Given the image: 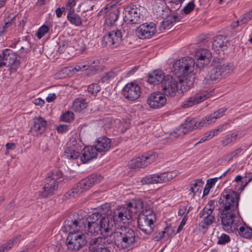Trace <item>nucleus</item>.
I'll return each mask as SVG.
<instances>
[{
    "mask_svg": "<svg viewBox=\"0 0 252 252\" xmlns=\"http://www.w3.org/2000/svg\"><path fill=\"white\" fill-rule=\"evenodd\" d=\"M49 27L43 25L40 27L36 33V35L39 39L41 38L43 36L48 33L49 31Z\"/></svg>",
    "mask_w": 252,
    "mask_h": 252,
    "instance_id": "603ef678",
    "label": "nucleus"
},
{
    "mask_svg": "<svg viewBox=\"0 0 252 252\" xmlns=\"http://www.w3.org/2000/svg\"><path fill=\"white\" fill-rule=\"evenodd\" d=\"M219 178L216 177L214 178L209 179L207 181V184L206 185V187H208L209 189H210L212 188L213 186H214L218 180Z\"/></svg>",
    "mask_w": 252,
    "mask_h": 252,
    "instance_id": "680f3d73",
    "label": "nucleus"
},
{
    "mask_svg": "<svg viewBox=\"0 0 252 252\" xmlns=\"http://www.w3.org/2000/svg\"><path fill=\"white\" fill-rule=\"evenodd\" d=\"M13 18L14 17H8L7 19L5 20L4 23L0 26V36H2L6 29L11 25Z\"/></svg>",
    "mask_w": 252,
    "mask_h": 252,
    "instance_id": "79ce46f5",
    "label": "nucleus"
},
{
    "mask_svg": "<svg viewBox=\"0 0 252 252\" xmlns=\"http://www.w3.org/2000/svg\"><path fill=\"white\" fill-rule=\"evenodd\" d=\"M166 101L164 94L158 92L153 93L149 96L147 103L150 107L158 109L164 106Z\"/></svg>",
    "mask_w": 252,
    "mask_h": 252,
    "instance_id": "a211bd4d",
    "label": "nucleus"
},
{
    "mask_svg": "<svg viewBox=\"0 0 252 252\" xmlns=\"http://www.w3.org/2000/svg\"><path fill=\"white\" fill-rule=\"evenodd\" d=\"M156 6L157 4L155 6L154 11L155 13H157V16H162L163 18L165 17L164 20L161 22L159 27V30L161 32H163L165 30L170 29L175 23L180 21L182 18L181 15L178 14H171L168 15H165L164 12L165 10L167 11L169 8L164 5L160 6L159 5H157L158 6V9H157Z\"/></svg>",
    "mask_w": 252,
    "mask_h": 252,
    "instance_id": "423d86ee",
    "label": "nucleus"
},
{
    "mask_svg": "<svg viewBox=\"0 0 252 252\" xmlns=\"http://www.w3.org/2000/svg\"><path fill=\"white\" fill-rule=\"evenodd\" d=\"M213 213L201 211L199 215L203 219L199 223V226L203 229L207 228L208 226L211 225L215 221V216L212 214Z\"/></svg>",
    "mask_w": 252,
    "mask_h": 252,
    "instance_id": "a878e982",
    "label": "nucleus"
},
{
    "mask_svg": "<svg viewBox=\"0 0 252 252\" xmlns=\"http://www.w3.org/2000/svg\"><path fill=\"white\" fill-rule=\"evenodd\" d=\"M62 181V173L60 171L49 172L45 179V185L39 191L41 197L46 198L53 195L58 189L59 183Z\"/></svg>",
    "mask_w": 252,
    "mask_h": 252,
    "instance_id": "20e7f679",
    "label": "nucleus"
},
{
    "mask_svg": "<svg viewBox=\"0 0 252 252\" xmlns=\"http://www.w3.org/2000/svg\"><path fill=\"white\" fill-rule=\"evenodd\" d=\"M71 71V69L69 68H64L60 70L57 74L58 76H60V78H66L68 74V72Z\"/></svg>",
    "mask_w": 252,
    "mask_h": 252,
    "instance_id": "052dcab7",
    "label": "nucleus"
},
{
    "mask_svg": "<svg viewBox=\"0 0 252 252\" xmlns=\"http://www.w3.org/2000/svg\"><path fill=\"white\" fill-rule=\"evenodd\" d=\"M203 184L201 179L194 180L190 183V190L194 193H201V188Z\"/></svg>",
    "mask_w": 252,
    "mask_h": 252,
    "instance_id": "e433bc0d",
    "label": "nucleus"
},
{
    "mask_svg": "<svg viewBox=\"0 0 252 252\" xmlns=\"http://www.w3.org/2000/svg\"><path fill=\"white\" fill-rule=\"evenodd\" d=\"M158 158V155L155 152H150L145 155L138 157L130 161V166L131 168L145 167Z\"/></svg>",
    "mask_w": 252,
    "mask_h": 252,
    "instance_id": "f8f14e48",
    "label": "nucleus"
},
{
    "mask_svg": "<svg viewBox=\"0 0 252 252\" xmlns=\"http://www.w3.org/2000/svg\"><path fill=\"white\" fill-rule=\"evenodd\" d=\"M83 220L71 218L64 221V227L69 232L66 238V245L69 250L74 251L79 250L87 243L85 235L83 233Z\"/></svg>",
    "mask_w": 252,
    "mask_h": 252,
    "instance_id": "7ed1b4c3",
    "label": "nucleus"
},
{
    "mask_svg": "<svg viewBox=\"0 0 252 252\" xmlns=\"http://www.w3.org/2000/svg\"><path fill=\"white\" fill-rule=\"evenodd\" d=\"M6 148L7 151L5 152V154L7 155L8 153L9 150H14L16 148V144L14 143H7L6 144Z\"/></svg>",
    "mask_w": 252,
    "mask_h": 252,
    "instance_id": "774afa93",
    "label": "nucleus"
},
{
    "mask_svg": "<svg viewBox=\"0 0 252 252\" xmlns=\"http://www.w3.org/2000/svg\"><path fill=\"white\" fill-rule=\"evenodd\" d=\"M233 141L231 139V136L229 135H227L225 138L221 141V145L223 147H225L231 143Z\"/></svg>",
    "mask_w": 252,
    "mask_h": 252,
    "instance_id": "0e129e2a",
    "label": "nucleus"
},
{
    "mask_svg": "<svg viewBox=\"0 0 252 252\" xmlns=\"http://www.w3.org/2000/svg\"><path fill=\"white\" fill-rule=\"evenodd\" d=\"M240 194L228 189L223 191L219 200V211L222 228L229 233L238 229L241 224L238 206Z\"/></svg>",
    "mask_w": 252,
    "mask_h": 252,
    "instance_id": "f03ea898",
    "label": "nucleus"
},
{
    "mask_svg": "<svg viewBox=\"0 0 252 252\" xmlns=\"http://www.w3.org/2000/svg\"><path fill=\"white\" fill-rule=\"evenodd\" d=\"M99 64V62L98 60L93 61L90 60L88 61L87 64L86 65H87L88 69L89 68H92L90 71L91 72V73L95 74L98 70V69L96 68V67L98 66Z\"/></svg>",
    "mask_w": 252,
    "mask_h": 252,
    "instance_id": "a19ab883",
    "label": "nucleus"
},
{
    "mask_svg": "<svg viewBox=\"0 0 252 252\" xmlns=\"http://www.w3.org/2000/svg\"><path fill=\"white\" fill-rule=\"evenodd\" d=\"M67 18L71 24L76 27H80L82 26V20L81 17L74 11H70L68 13Z\"/></svg>",
    "mask_w": 252,
    "mask_h": 252,
    "instance_id": "7c9ffc66",
    "label": "nucleus"
},
{
    "mask_svg": "<svg viewBox=\"0 0 252 252\" xmlns=\"http://www.w3.org/2000/svg\"><path fill=\"white\" fill-rule=\"evenodd\" d=\"M47 121L41 116L35 117L32 119V124L30 131L36 136H40L46 129Z\"/></svg>",
    "mask_w": 252,
    "mask_h": 252,
    "instance_id": "aec40b11",
    "label": "nucleus"
},
{
    "mask_svg": "<svg viewBox=\"0 0 252 252\" xmlns=\"http://www.w3.org/2000/svg\"><path fill=\"white\" fill-rule=\"evenodd\" d=\"M20 236H19L14 239L10 240L7 242L6 244L2 245L0 248V252H4L5 251H7L11 248L13 246L14 242H15Z\"/></svg>",
    "mask_w": 252,
    "mask_h": 252,
    "instance_id": "8fccbe9b",
    "label": "nucleus"
},
{
    "mask_svg": "<svg viewBox=\"0 0 252 252\" xmlns=\"http://www.w3.org/2000/svg\"><path fill=\"white\" fill-rule=\"evenodd\" d=\"M233 183H235V185H234V189H235L234 191H236L237 193H238L237 191H242L247 186L245 185V181L241 175H237ZM230 190L234 191L231 189Z\"/></svg>",
    "mask_w": 252,
    "mask_h": 252,
    "instance_id": "72a5a7b5",
    "label": "nucleus"
},
{
    "mask_svg": "<svg viewBox=\"0 0 252 252\" xmlns=\"http://www.w3.org/2000/svg\"><path fill=\"white\" fill-rule=\"evenodd\" d=\"M214 123L210 115L203 118L199 122L197 123L198 128H200L203 126H206Z\"/></svg>",
    "mask_w": 252,
    "mask_h": 252,
    "instance_id": "c03bdc74",
    "label": "nucleus"
},
{
    "mask_svg": "<svg viewBox=\"0 0 252 252\" xmlns=\"http://www.w3.org/2000/svg\"><path fill=\"white\" fill-rule=\"evenodd\" d=\"M120 15V11L118 9H114L111 11L106 19L107 24L113 26L118 20Z\"/></svg>",
    "mask_w": 252,
    "mask_h": 252,
    "instance_id": "c756f323",
    "label": "nucleus"
},
{
    "mask_svg": "<svg viewBox=\"0 0 252 252\" xmlns=\"http://www.w3.org/2000/svg\"><path fill=\"white\" fill-rule=\"evenodd\" d=\"M243 150V149L241 148H238L234 151L227 154L225 156V158L228 160H232L233 158H237L242 152Z\"/></svg>",
    "mask_w": 252,
    "mask_h": 252,
    "instance_id": "49530a36",
    "label": "nucleus"
},
{
    "mask_svg": "<svg viewBox=\"0 0 252 252\" xmlns=\"http://www.w3.org/2000/svg\"><path fill=\"white\" fill-rule=\"evenodd\" d=\"M227 110L226 107H222L219 109L218 110L214 112L213 113L210 114L211 117L212 118L214 123L216 120L223 116Z\"/></svg>",
    "mask_w": 252,
    "mask_h": 252,
    "instance_id": "58836bf2",
    "label": "nucleus"
},
{
    "mask_svg": "<svg viewBox=\"0 0 252 252\" xmlns=\"http://www.w3.org/2000/svg\"><path fill=\"white\" fill-rule=\"evenodd\" d=\"M106 221L104 220L103 226L102 225H98L96 224L87 222L85 224L84 230L85 233L91 236H95L98 235H102L103 237H108L110 234L113 235V228H109L108 226L106 227Z\"/></svg>",
    "mask_w": 252,
    "mask_h": 252,
    "instance_id": "1a4fd4ad",
    "label": "nucleus"
},
{
    "mask_svg": "<svg viewBox=\"0 0 252 252\" xmlns=\"http://www.w3.org/2000/svg\"><path fill=\"white\" fill-rule=\"evenodd\" d=\"M198 122L196 121V119L188 118L184 124L182 125L184 126L183 128L188 130V132L192 130L198 128L197 127Z\"/></svg>",
    "mask_w": 252,
    "mask_h": 252,
    "instance_id": "473e14b6",
    "label": "nucleus"
},
{
    "mask_svg": "<svg viewBox=\"0 0 252 252\" xmlns=\"http://www.w3.org/2000/svg\"><path fill=\"white\" fill-rule=\"evenodd\" d=\"M143 207L142 200L138 199L115 209L112 218L105 214L95 212L89 215L87 219L78 214H74L72 219L83 220V227L87 222L103 226L104 221L106 220V226H108L109 228L113 229L115 224L116 230L113 233L114 245L120 250L129 251L134 248L139 238L136 233L127 225L131 220L132 214L140 212Z\"/></svg>",
    "mask_w": 252,
    "mask_h": 252,
    "instance_id": "f257e3e1",
    "label": "nucleus"
},
{
    "mask_svg": "<svg viewBox=\"0 0 252 252\" xmlns=\"http://www.w3.org/2000/svg\"><path fill=\"white\" fill-rule=\"evenodd\" d=\"M119 72V70L115 69L105 73L101 78L102 82H104L107 80L113 79L118 75Z\"/></svg>",
    "mask_w": 252,
    "mask_h": 252,
    "instance_id": "4c0bfd02",
    "label": "nucleus"
},
{
    "mask_svg": "<svg viewBox=\"0 0 252 252\" xmlns=\"http://www.w3.org/2000/svg\"><path fill=\"white\" fill-rule=\"evenodd\" d=\"M111 140L106 137L99 138L95 142L94 146L97 152H106L111 147Z\"/></svg>",
    "mask_w": 252,
    "mask_h": 252,
    "instance_id": "bb28decb",
    "label": "nucleus"
},
{
    "mask_svg": "<svg viewBox=\"0 0 252 252\" xmlns=\"http://www.w3.org/2000/svg\"><path fill=\"white\" fill-rule=\"evenodd\" d=\"M59 45L58 52L61 54L63 53L68 46L69 42L65 40H62L58 43Z\"/></svg>",
    "mask_w": 252,
    "mask_h": 252,
    "instance_id": "864d4df0",
    "label": "nucleus"
},
{
    "mask_svg": "<svg viewBox=\"0 0 252 252\" xmlns=\"http://www.w3.org/2000/svg\"><path fill=\"white\" fill-rule=\"evenodd\" d=\"M17 55L12 50L6 49L0 53V62L3 67H8L10 73L16 72L20 65Z\"/></svg>",
    "mask_w": 252,
    "mask_h": 252,
    "instance_id": "6e6552de",
    "label": "nucleus"
},
{
    "mask_svg": "<svg viewBox=\"0 0 252 252\" xmlns=\"http://www.w3.org/2000/svg\"><path fill=\"white\" fill-rule=\"evenodd\" d=\"M97 151L94 146L84 148L82 152V156L81 157V161L83 163H86L95 158L97 155Z\"/></svg>",
    "mask_w": 252,
    "mask_h": 252,
    "instance_id": "5701e85b",
    "label": "nucleus"
},
{
    "mask_svg": "<svg viewBox=\"0 0 252 252\" xmlns=\"http://www.w3.org/2000/svg\"><path fill=\"white\" fill-rule=\"evenodd\" d=\"M122 40L121 32L118 30H113L103 36L102 44L112 48H115L121 43Z\"/></svg>",
    "mask_w": 252,
    "mask_h": 252,
    "instance_id": "2eb2a0df",
    "label": "nucleus"
},
{
    "mask_svg": "<svg viewBox=\"0 0 252 252\" xmlns=\"http://www.w3.org/2000/svg\"><path fill=\"white\" fill-rule=\"evenodd\" d=\"M184 126L181 125L177 127L174 132L172 133L171 135L175 137L182 136L185 134L188 133V130L183 128Z\"/></svg>",
    "mask_w": 252,
    "mask_h": 252,
    "instance_id": "3c124183",
    "label": "nucleus"
},
{
    "mask_svg": "<svg viewBox=\"0 0 252 252\" xmlns=\"http://www.w3.org/2000/svg\"><path fill=\"white\" fill-rule=\"evenodd\" d=\"M210 95V93L207 91L198 92L185 100L181 106L185 108L191 107L205 100Z\"/></svg>",
    "mask_w": 252,
    "mask_h": 252,
    "instance_id": "dca6fc26",
    "label": "nucleus"
},
{
    "mask_svg": "<svg viewBox=\"0 0 252 252\" xmlns=\"http://www.w3.org/2000/svg\"><path fill=\"white\" fill-rule=\"evenodd\" d=\"M100 90V87L96 83H92L88 87V91L93 95L96 94Z\"/></svg>",
    "mask_w": 252,
    "mask_h": 252,
    "instance_id": "09e8293b",
    "label": "nucleus"
},
{
    "mask_svg": "<svg viewBox=\"0 0 252 252\" xmlns=\"http://www.w3.org/2000/svg\"><path fill=\"white\" fill-rule=\"evenodd\" d=\"M177 175V172L172 171L159 174L149 175L144 177L141 182L143 185L149 184H161L166 183Z\"/></svg>",
    "mask_w": 252,
    "mask_h": 252,
    "instance_id": "9d476101",
    "label": "nucleus"
},
{
    "mask_svg": "<svg viewBox=\"0 0 252 252\" xmlns=\"http://www.w3.org/2000/svg\"><path fill=\"white\" fill-rule=\"evenodd\" d=\"M156 32V25L153 22L141 24L135 31L136 35L143 40L152 38Z\"/></svg>",
    "mask_w": 252,
    "mask_h": 252,
    "instance_id": "9b49d317",
    "label": "nucleus"
},
{
    "mask_svg": "<svg viewBox=\"0 0 252 252\" xmlns=\"http://www.w3.org/2000/svg\"><path fill=\"white\" fill-rule=\"evenodd\" d=\"M195 4L193 1H191L188 3V4L184 7L183 11L186 14L190 13L194 9Z\"/></svg>",
    "mask_w": 252,
    "mask_h": 252,
    "instance_id": "13d9d810",
    "label": "nucleus"
},
{
    "mask_svg": "<svg viewBox=\"0 0 252 252\" xmlns=\"http://www.w3.org/2000/svg\"><path fill=\"white\" fill-rule=\"evenodd\" d=\"M156 221L152 218H145V217H138L137 224L139 229L147 236H150L154 232V224Z\"/></svg>",
    "mask_w": 252,
    "mask_h": 252,
    "instance_id": "4be33fe9",
    "label": "nucleus"
},
{
    "mask_svg": "<svg viewBox=\"0 0 252 252\" xmlns=\"http://www.w3.org/2000/svg\"><path fill=\"white\" fill-rule=\"evenodd\" d=\"M80 194L79 191H78V189H77V188H74L69 190L67 192H66L64 195V198L66 199H70L75 196V194Z\"/></svg>",
    "mask_w": 252,
    "mask_h": 252,
    "instance_id": "4d7b16f0",
    "label": "nucleus"
},
{
    "mask_svg": "<svg viewBox=\"0 0 252 252\" xmlns=\"http://www.w3.org/2000/svg\"><path fill=\"white\" fill-rule=\"evenodd\" d=\"M57 130L59 132L63 133L68 130V126L67 125H61L57 127Z\"/></svg>",
    "mask_w": 252,
    "mask_h": 252,
    "instance_id": "338daca9",
    "label": "nucleus"
},
{
    "mask_svg": "<svg viewBox=\"0 0 252 252\" xmlns=\"http://www.w3.org/2000/svg\"><path fill=\"white\" fill-rule=\"evenodd\" d=\"M166 76L161 70H155L149 75L148 82L151 84L156 85L159 83L162 84Z\"/></svg>",
    "mask_w": 252,
    "mask_h": 252,
    "instance_id": "cd10ccee",
    "label": "nucleus"
},
{
    "mask_svg": "<svg viewBox=\"0 0 252 252\" xmlns=\"http://www.w3.org/2000/svg\"><path fill=\"white\" fill-rule=\"evenodd\" d=\"M145 9L143 7L130 4L126 6L123 11L124 21L130 25L139 24L144 19Z\"/></svg>",
    "mask_w": 252,
    "mask_h": 252,
    "instance_id": "39448f33",
    "label": "nucleus"
},
{
    "mask_svg": "<svg viewBox=\"0 0 252 252\" xmlns=\"http://www.w3.org/2000/svg\"><path fill=\"white\" fill-rule=\"evenodd\" d=\"M212 63L214 66H216L218 70H219V72L222 77H225L231 71L230 65L227 63H224L223 59L219 58L214 59Z\"/></svg>",
    "mask_w": 252,
    "mask_h": 252,
    "instance_id": "b1692460",
    "label": "nucleus"
},
{
    "mask_svg": "<svg viewBox=\"0 0 252 252\" xmlns=\"http://www.w3.org/2000/svg\"><path fill=\"white\" fill-rule=\"evenodd\" d=\"M64 156L68 159H76L80 157V153L73 148L69 147L65 149Z\"/></svg>",
    "mask_w": 252,
    "mask_h": 252,
    "instance_id": "c9c22d12",
    "label": "nucleus"
},
{
    "mask_svg": "<svg viewBox=\"0 0 252 252\" xmlns=\"http://www.w3.org/2000/svg\"><path fill=\"white\" fill-rule=\"evenodd\" d=\"M195 62L191 58L186 57L177 60L173 65V72L178 77L193 72Z\"/></svg>",
    "mask_w": 252,
    "mask_h": 252,
    "instance_id": "0eeeda50",
    "label": "nucleus"
},
{
    "mask_svg": "<svg viewBox=\"0 0 252 252\" xmlns=\"http://www.w3.org/2000/svg\"><path fill=\"white\" fill-rule=\"evenodd\" d=\"M103 177L99 174H94L82 180L79 182L76 188L79 193H81L91 188L94 184L100 183Z\"/></svg>",
    "mask_w": 252,
    "mask_h": 252,
    "instance_id": "ddd939ff",
    "label": "nucleus"
},
{
    "mask_svg": "<svg viewBox=\"0 0 252 252\" xmlns=\"http://www.w3.org/2000/svg\"><path fill=\"white\" fill-rule=\"evenodd\" d=\"M140 86L136 83H130L125 85L123 90V94L127 99L133 101L139 97L141 95Z\"/></svg>",
    "mask_w": 252,
    "mask_h": 252,
    "instance_id": "f3484780",
    "label": "nucleus"
},
{
    "mask_svg": "<svg viewBox=\"0 0 252 252\" xmlns=\"http://www.w3.org/2000/svg\"><path fill=\"white\" fill-rule=\"evenodd\" d=\"M87 103L83 98H78L74 100L72 104V109L76 112H80L85 109Z\"/></svg>",
    "mask_w": 252,
    "mask_h": 252,
    "instance_id": "2f4dec72",
    "label": "nucleus"
},
{
    "mask_svg": "<svg viewBox=\"0 0 252 252\" xmlns=\"http://www.w3.org/2000/svg\"><path fill=\"white\" fill-rule=\"evenodd\" d=\"M178 82L170 75H166L161 85L164 95L174 97L179 90Z\"/></svg>",
    "mask_w": 252,
    "mask_h": 252,
    "instance_id": "4468645a",
    "label": "nucleus"
},
{
    "mask_svg": "<svg viewBox=\"0 0 252 252\" xmlns=\"http://www.w3.org/2000/svg\"><path fill=\"white\" fill-rule=\"evenodd\" d=\"M238 231L239 234L245 238H251L252 237V228L247 226L246 224L238 228L237 229Z\"/></svg>",
    "mask_w": 252,
    "mask_h": 252,
    "instance_id": "f704fd0d",
    "label": "nucleus"
},
{
    "mask_svg": "<svg viewBox=\"0 0 252 252\" xmlns=\"http://www.w3.org/2000/svg\"><path fill=\"white\" fill-rule=\"evenodd\" d=\"M74 118V115L73 112L71 111H66L63 114L61 120L64 122L70 123Z\"/></svg>",
    "mask_w": 252,
    "mask_h": 252,
    "instance_id": "a18cd8bd",
    "label": "nucleus"
},
{
    "mask_svg": "<svg viewBox=\"0 0 252 252\" xmlns=\"http://www.w3.org/2000/svg\"><path fill=\"white\" fill-rule=\"evenodd\" d=\"M106 239L105 237H97L92 239L89 246L91 252H111L109 248L105 246Z\"/></svg>",
    "mask_w": 252,
    "mask_h": 252,
    "instance_id": "412c9836",
    "label": "nucleus"
},
{
    "mask_svg": "<svg viewBox=\"0 0 252 252\" xmlns=\"http://www.w3.org/2000/svg\"><path fill=\"white\" fill-rule=\"evenodd\" d=\"M227 41L225 37L222 35H218L215 37L213 43V48L215 50H224L227 46Z\"/></svg>",
    "mask_w": 252,
    "mask_h": 252,
    "instance_id": "c85d7f7f",
    "label": "nucleus"
},
{
    "mask_svg": "<svg viewBox=\"0 0 252 252\" xmlns=\"http://www.w3.org/2000/svg\"><path fill=\"white\" fill-rule=\"evenodd\" d=\"M144 216L145 218L149 219L152 218L153 220H156V217L155 214L154 213L153 211L151 209H145L141 211V213L139 215L138 217Z\"/></svg>",
    "mask_w": 252,
    "mask_h": 252,
    "instance_id": "37998d69",
    "label": "nucleus"
},
{
    "mask_svg": "<svg viewBox=\"0 0 252 252\" xmlns=\"http://www.w3.org/2000/svg\"><path fill=\"white\" fill-rule=\"evenodd\" d=\"M230 241V237L225 234H222L219 238L217 244L219 245H225Z\"/></svg>",
    "mask_w": 252,
    "mask_h": 252,
    "instance_id": "6e6d98bb",
    "label": "nucleus"
},
{
    "mask_svg": "<svg viewBox=\"0 0 252 252\" xmlns=\"http://www.w3.org/2000/svg\"><path fill=\"white\" fill-rule=\"evenodd\" d=\"M194 56L197 60L196 66L203 68L210 62L212 54L207 49H199L195 52Z\"/></svg>",
    "mask_w": 252,
    "mask_h": 252,
    "instance_id": "6ab92c4d",
    "label": "nucleus"
},
{
    "mask_svg": "<svg viewBox=\"0 0 252 252\" xmlns=\"http://www.w3.org/2000/svg\"><path fill=\"white\" fill-rule=\"evenodd\" d=\"M21 42H22V44L20 47V50H25L26 53L29 52L30 49L31 48V43L29 39V37L27 36L24 37Z\"/></svg>",
    "mask_w": 252,
    "mask_h": 252,
    "instance_id": "de8ad7c7",
    "label": "nucleus"
},
{
    "mask_svg": "<svg viewBox=\"0 0 252 252\" xmlns=\"http://www.w3.org/2000/svg\"><path fill=\"white\" fill-rule=\"evenodd\" d=\"M188 216H187V215H186L183 218V219L180 223V224L179 226V227L177 230V233L180 232L182 230L183 227L185 226V225L186 223V221L188 220Z\"/></svg>",
    "mask_w": 252,
    "mask_h": 252,
    "instance_id": "e2e57ef3",
    "label": "nucleus"
},
{
    "mask_svg": "<svg viewBox=\"0 0 252 252\" xmlns=\"http://www.w3.org/2000/svg\"><path fill=\"white\" fill-rule=\"evenodd\" d=\"M209 76L210 79L212 81H216L222 78L219 72V70H218L216 66L210 70Z\"/></svg>",
    "mask_w": 252,
    "mask_h": 252,
    "instance_id": "ea45409f",
    "label": "nucleus"
},
{
    "mask_svg": "<svg viewBox=\"0 0 252 252\" xmlns=\"http://www.w3.org/2000/svg\"><path fill=\"white\" fill-rule=\"evenodd\" d=\"M252 19V9L244 14L241 18L242 24H245Z\"/></svg>",
    "mask_w": 252,
    "mask_h": 252,
    "instance_id": "5fc2aeb1",
    "label": "nucleus"
},
{
    "mask_svg": "<svg viewBox=\"0 0 252 252\" xmlns=\"http://www.w3.org/2000/svg\"><path fill=\"white\" fill-rule=\"evenodd\" d=\"M183 79H180L181 91L182 92H186L193 87L195 80V75L193 73L182 75Z\"/></svg>",
    "mask_w": 252,
    "mask_h": 252,
    "instance_id": "393cba45",
    "label": "nucleus"
},
{
    "mask_svg": "<svg viewBox=\"0 0 252 252\" xmlns=\"http://www.w3.org/2000/svg\"><path fill=\"white\" fill-rule=\"evenodd\" d=\"M215 201L213 200L209 201L206 206L202 211L213 213L215 208Z\"/></svg>",
    "mask_w": 252,
    "mask_h": 252,
    "instance_id": "bf43d9fd",
    "label": "nucleus"
},
{
    "mask_svg": "<svg viewBox=\"0 0 252 252\" xmlns=\"http://www.w3.org/2000/svg\"><path fill=\"white\" fill-rule=\"evenodd\" d=\"M152 239L155 241H159L162 239L160 231L154 232L152 235Z\"/></svg>",
    "mask_w": 252,
    "mask_h": 252,
    "instance_id": "69168bd1",
    "label": "nucleus"
}]
</instances>
